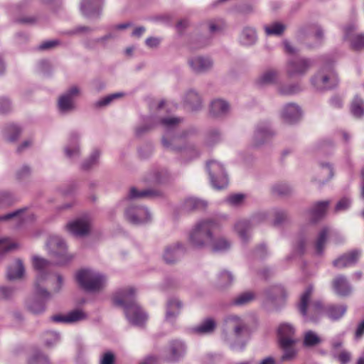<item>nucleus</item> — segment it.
Here are the masks:
<instances>
[{
    "label": "nucleus",
    "instance_id": "1",
    "mask_svg": "<svg viewBox=\"0 0 364 364\" xmlns=\"http://www.w3.org/2000/svg\"><path fill=\"white\" fill-rule=\"evenodd\" d=\"M164 101L158 105V112L144 119V124L135 129V134L139 137L156 127H161L164 134L161 137V144L166 149L180 152L184 161H191L198 157L200 151L194 144L187 142L186 140L194 136L196 129L190 127L179 130V124L183 119L163 114Z\"/></svg>",
    "mask_w": 364,
    "mask_h": 364
},
{
    "label": "nucleus",
    "instance_id": "2",
    "mask_svg": "<svg viewBox=\"0 0 364 364\" xmlns=\"http://www.w3.org/2000/svg\"><path fill=\"white\" fill-rule=\"evenodd\" d=\"M33 264L37 271L34 283L35 296L28 298L26 301L27 309L33 314H40L46 311V303L51 299V292L46 289V284L56 279V286L53 292L58 293L63 286V279L60 274H55L50 271L51 263L40 257L33 258Z\"/></svg>",
    "mask_w": 364,
    "mask_h": 364
},
{
    "label": "nucleus",
    "instance_id": "3",
    "mask_svg": "<svg viewBox=\"0 0 364 364\" xmlns=\"http://www.w3.org/2000/svg\"><path fill=\"white\" fill-rule=\"evenodd\" d=\"M313 287L309 286L301 295L298 309L306 322H318L326 314L330 319L336 321L344 316L347 306L344 304H329L324 306L320 300H311Z\"/></svg>",
    "mask_w": 364,
    "mask_h": 364
},
{
    "label": "nucleus",
    "instance_id": "4",
    "mask_svg": "<svg viewBox=\"0 0 364 364\" xmlns=\"http://www.w3.org/2000/svg\"><path fill=\"white\" fill-rule=\"evenodd\" d=\"M161 195L159 191L148 188L142 191L135 187L130 188L127 196L121 202L125 207L124 215L126 219L134 225H144L151 220V214L148 208L139 204L136 200L143 198H154Z\"/></svg>",
    "mask_w": 364,
    "mask_h": 364
},
{
    "label": "nucleus",
    "instance_id": "5",
    "mask_svg": "<svg viewBox=\"0 0 364 364\" xmlns=\"http://www.w3.org/2000/svg\"><path fill=\"white\" fill-rule=\"evenodd\" d=\"M225 323L229 333L224 334V341L234 351H242L250 337V328L240 316L230 314L225 317Z\"/></svg>",
    "mask_w": 364,
    "mask_h": 364
},
{
    "label": "nucleus",
    "instance_id": "6",
    "mask_svg": "<svg viewBox=\"0 0 364 364\" xmlns=\"http://www.w3.org/2000/svg\"><path fill=\"white\" fill-rule=\"evenodd\" d=\"M136 289L127 287L119 290L114 296V302L124 308L129 321L134 325L141 326L147 319L146 314L135 301Z\"/></svg>",
    "mask_w": 364,
    "mask_h": 364
},
{
    "label": "nucleus",
    "instance_id": "7",
    "mask_svg": "<svg viewBox=\"0 0 364 364\" xmlns=\"http://www.w3.org/2000/svg\"><path fill=\"white\" fill-rule=\"evenodd\" d=\"M323 65L310 78L311 85L317 91H326L336 87L339 79L333 68L334 60L330 55H323Z\"/></svg>",
    "mask_w": 364,
    "mask_h": 364
},
{
    "label": "nucleus",
    "instance_id": "8",
    "mask_svg": "<svg viewBox=\"0 0 364 364\" xmlns=\"http://www.w3.org/2000/svg\"><path fill=\"white\" fill-rule=\"evenodd\" d=\"M220 228L215 219H206L196 224L189 234V242L196 248H203L210 245L213 238V232Z\"/></svg>",
    "mask_w": 364,
    "mask_h": 364
},
{
    "label": "nucleus",
    "instance_id": "9",
    "mask_svg": "<svg viewBox=\"0 0 364 364\" xmlns=\"http://www.w3.org/2000/svg\"><path fill=\"white\" fill-rule=\"evenodd\" d=\"M76 279L83 289L90 292L101 290L107 281L105 275L92 269L79 271L76 274Z\"/></svg>",
    "mask_w": 364,
    "mask_h": 364
},
{
    "label": "nucleus",
    "instance_id": "10",
    "mask_svg": "<svg viewBox=\"0 0 364 364\" xmlns=\"http://www.w3.org/2000/svg\"><path fill=\"white\" fill-rule=\"evenodd\" d=\"M268 217L265 211L258 212L251 216L250 219H240L235 224V231L238 235L243 244H247L251 238L252 228L264 222Z\"/></svg>",
    "mask_w": 364,
    "mask_h": 364
},
{
    "label": "nucleus",
    "instance_id": "11",
    "mask_svg": "<svg viewBox=\"0 0 364 364\" xmlns=\"http://www.w3.org/2000/svg\"><path fill=\"white\" fill-rule=\"evenodd\" d=\"M207 169L210 183L214 188L220 190L228 186V174L224 166L219 161L215 160L208 161L207 163Z\"/></svg>",
    "mask_w": 364,
    "mask_h": 364
},
{
    "label": "nucleus",
    "instance_id": "12",
    "mask_svg": "<svg viewBox=\"0 0 364 364\" xmlns=\"http://www.w3.org/2000/svg\"><path fill=\"white\" fill-rule=\"evenodd\" d=\"M314 65L311 59L307 58H292L286 65L287 75L291 78L305 76Z\"/></svg>",
    "mask_w": 364,
    "mask_h": 364
},
{
    "label": "nucleus",
    "instance_id": "13",
    "mask_svg": "<svg viewBox=\"0 0 364 364\" xmlns=\"http://www.w3.org/2000/svg\"><path fill=\"white\" fill-rule=\"evenodd\" d=\"M77 86H72L62 94L58 100V110L62 114H67L76 109L75 98L80 95Z\"/></svg>",
    "mask_w": 364,
    "mask_h": 364
},
{
    "label": "nucleus",
    "instance_id": "14",
    "mask_svg": "<svg viewBox=\"0 0 364 364\" xmlns=\"http://www.w3.org/2000/svg\"><path fill=\"white\" fill-rule=\"evenodd\" d=\"M188 64L191 71L197 75L210 72L214 66L213 60L208 55H194L188 58Z\"/></svg>",
    "mask_w": 364,
    "mask_h": 364
},
{
    "label": "nucleus",
    "instance_id": "15",
    "mask_svg": "<svg viewBox=\"0 0 364 364\" xmlns=\"http://www.w3.org/2000/svg\"><path fill=\"white\" fill-rule=\"evenodd\" d=\"M344 41L350 44L354 50H360L364 48V34L356 33V26L353 23L346 25L343 28Z\"/></svg>",
    "mask_w": 364,
    "mask_h": 364
},
{
    "label": "nucleus",
    "instance_id": "16",
    "mask_svg": "<svg viewBox=\"0 0 364 364\" xmlns=\"http://www.w3.org/2000/svg\"><path fill=\"white\" fill-rule=\"evenodd\" d=\"M275 135L269 121H261L255 127L252 137V143L255 146L264 144Z\"/></svg>",
    "mask_w": 364,
    "mask_h": 364
},
{
    "label": "nucleus",
    "instance_id": "17",
    "mask_svg": "<svg viewBox=\"0 0 364 364\" xmlns=\"http://www.w3.org/2000/svg\"><path fill=\"white\" fill-rule=\"evenodd\" d=\"M186 252L185 245L181 242H176L164 247L163 259L167 264H173L178 262Z\"/></svg>",
    "mask_w": 364,
    "mask_h": 364
},
{
    "label": "nucleus",
    "instance_id": "18",
    "mask_svg": "<svg viewBox=\"0 0 364 364\" xmlns=\"http://www.w3.org/2000/svg\"><path fill=\"white\" fill-rule=\"evenodd\" d=\"M90 218L87 216H85L68 223L66 225V229L74 236L84 237L89 234L90 231Z\"/></svg>",
    "mask_w": 364,
    "mask_h": 364
},
{
    "label": "nucleus",
    "instance_id": "19",
    "mask_svg": "<svg viewBox=\"0 0 364 364\" xmlns=\"http://www.w3.org/2000/svg\"><path fill=\"white\" fill-rule=\"evenodd\" d=\"M47 247L52 255L62 259L58 264H63L66 257V244L60 237L58 235L50 236L47 242Z\"/></svg>",
    "mask_w": 364,
    "mask_h": 364
},
{
    "label": "nucleus",
    "instance_id": "20",
    "mask_svg": "<svg viewBox=\"0 0 364 364\" xmlns=\"http://www.w3.org/2000/svg\"><path fill=\"white\" fill-rule=\"evenodd\" d=\"M80 134L77 132L70 133L68 144L64 147V154L67 159L72 161H77L80 156Z\"/></svg>",
    "mask_w": 364,
    "mask_h": 364
},
{
    "label": "nucleus",
    "instance_id": "21",
    "mask_svg": "<svg viewBox=\"0 0 364 364\" xmlns=\"http://www.w3.org/2000/svg\"><path fill=\"white\" fill-rule=\"evenodd\" d=\"M361 254L362 252L360 250H353L336 259L333 262V265L338 269H343L355 265L359 260Z\"/></svg>",
    "mask_w": 364,
    "mask_h": 364
},
{
    "label": "nucleus",
    "instance_id": "22",
    "mask_svg": "<svg viewBox=\"0 0 364 364\" xmlns=\"http://www.w3.org/2000/svg\"><path fill=\"white\" fill-rule=\"evenodd\" d=\"M103 3L104 0H82L81 12L87 18L96 17L100 14Z\"/></svg>",
    "mask_w": 364,
    "mask_h": 364
},
{
    "label": "nucleus",
    "instance_id": "23",
    "mask_svg": "<svg viewBox=\"0 0 364 364\" xmlns=\"http://www.w3.org/2000/svg\"><path fill=\"white\" fill-rule=\"evenodd\" d=\"M301 109L294 103H289L284 106L282 110V118L289 124L296 123L301 117Z\"/></svg>",
    "mask_w": 364,
    "mask_h": 364
},
{
    "label": "nucleus",
    "instance_id": "24",
    "mask_svg": "<svg viewBox=\"0 0 364 364\" xmlns=\"http://www.w3.org/2000/svg\"><path fill=\"white\" fill-rule=\"evenodd\" d=\"M230 112L229 103L222 99H215L210 105V114L215 118H224L227 117Z\"/></svg>",
    "mask_w": 364,
    "mask_h": 364
},
{
    "label": "nucleus",
    "instance_id": "25",
    "mask_svg": "<svg viewBox=\"0 0 364 364\" xmlns=\"http://www.w3.org/2000/svg\"><path fill=\"white\" fill-rule=\"evenodd\" d=\"M118 32L112 28L106 35L96 38L89 39L85 42V46L90 49L95 48L98 45L103 48L107 47V43L110 41H115L119 38Z\"/></svg>",
    "mask_w": 364,
    "mask_h": 364
},
{
    "label": "nucleus",
    "instance_id": "26",
    "mask_svg": "<svg viewBox=\"0 0 364 364\" xmlns=\"http://www.w3.org/2000/svg\"><path fill=\"white\" fill-rule=\"evenodd\" d=\"M186 353V346L181 340H173L169 343L168 360L171 362L179 360Z\"/></svg>",
    "mask_w": 364,
    "mask_h": 364
},
{
    "label": "nucleus",
    "instance_id": "27",
    "mask_svg": "<svg viewBox=\"0 0 364 364\" xmlns=\"http://www.w3.org/2000/svg\"><path fill=\"white\" fill-rule=\"evenodd\" d=\"M85 318V314L80 310H74L65 315L56 314L50 317V320L55 323H75Z\"/></svg>",
    "mask_w": 364,
    "mask_h": 364
},
{
    "label": "nucleus",
    "instance_id": "28",
    "mask_svg": "<svg viewBox=\"0 0 364 364\" xmlns=\"http://www.w3.org/2000/svg\"><path fill=\"white\" fill-rule=\"evenodd\" d=\"M335 293L341 296H347L352 292V287L343 275L336 277L333 281Z\"/></svg>",
    "mask_w": 364,
    "mask_h": 364
},
{
    "label": "nucleus",
    "instance_id": "29",
    "mask_svg": "<svg viewBox=\"0 0 364 364\" xmlns=\"http://www.w3.org/2000/svg\"><path fill=\"white\" fill-rule=\"evenodd\" d=\"M183 307L182 302L177 298L168 300L166 304V320L172 322L181 313Z\"/></svg>",
    "mask_w": 364,
    "mask_h": 364
},
{
    "label": "nucleus",
    "instance_id": "30",
    "mask_svg": "<svg viewBox=\"0 0 364 364\" xmlns=\"http://www.w3.org/2000/svg\"><path fill=\"white\" fill-rule=\"evenodd\" d=\"M295 328L289 323H281L277 329V336L279 343H282L284 341L290 340L291 342H296L294 338Z\"/></svg>",
    "mask_w": 364,
    "mask_h": 364
},
{
    "label": "nucleus",
    "instance_id": "31",
    "mask_svg": "<svg viewBox=\"0 0 364 364\" xmlns=\"http://www.w3.org/2000/svg\"><path fill=\"white\" fill-rule=\"evenodd\" d=\"M183 102L189 109L193 111L199 110L202 107L201 97L193 89L186 92L183 97Z\"/></svg>",
    "mask_w": 364,
    "mask_h": 364
},
{
    "label": "nucleus",
    "instance_id": "32",
    "mask_svg": "<svg viewBox=\"0 0 364 364\" xmlns=\"http://www.w3.org/2000/svg\"><path fill=\"white\" fill-rule=\"evenodd\" d=\"M257 41V36L256 30L253 27H245L239 37V42L241 45L245 46H251L256 43Z\"/></svg>",
    "mask_w": 364,
    "mask_h": 364
},
{
    "label": "nucleus",
    "instance_id": "33",
    "mask_svg": "<svg viewBox=\"0 0 364 364\" xmlns=\"http://www.w3.org/2000/svg\"><path fill=\"white\" fill-rule=\"evenodd\" d=\"M329 204V200H323L317 202L313 205L310 210V214L314 222H316L325 215Z\"/></svg>",
    "mask_w": 364,
    "mask_h": 364
},
{
    "label": "nucleus",
    "instance_id": "34",
    "mask_svg": "<svg viewBox=\"0 0 364 364\" xmlns=\"http://www.w3.org/2000/svg\"><path fill=\"white\" fill-rule=\"evenodd\" d=\"M295 343L296 342H291L290 340L279 343L284 352L281 358L282 361H289L296 357L297 351L294 347Z\"/></svg>",
    "mask_w": 364,
    "mask_h": 364
},
{
    "label": "nucleus",
    "instance_id": "35",
    "mask_svg": "<svg viewBox=\"0 0 364 364\" xmlns=\"http://www.w3.org/2000/svg\"><path fill=\"white\" fill-rule=\"evenodd\" d=\"M24 267L21 259H16L13 264L9 266L7 269V279L14 280L20 279L24 274Z\"/></svg>",
    "mask_w": 364,
    "mask_h": 364
},
{
    "label": "nucleus",
    "instance_id": "36",
    "mask_svg": "<svg viewBox=\"0 0 364 364\" xmlns=\"http://www.w3.org/2000/svg\"><path fill=\"white\" fill-rule=\"evenodd\" d=\"M329 230L325 227L321 230L314 242L315 252L316 255L321 256L324 252L325 245L327 241V236Z\"/></svg>",
    "mask_w": 364,
    "mask_h": 364
},
{
    "label": "nucleus",
    "instance_id": "37",
    "mask_svg": "<svg viewBox=\"0 0 364 364\" xmlns=\"http://www.w3.org/2000/svg\"><path fill=\"white\" fill-rule=\"evenodd\" d=\"M25 210V208H21L4 215H1L0 221H6L13 218H18L19 220L23 222L33 221L35 220V215L33 213H29L26 216H23V213Z\"/></svg>",
    "mask_w": 364,
    "mask_h": 364
},
{
    "label": "nucleus",
    "instance_id": "38",
    "mask_svg": "<svg viewBox=\"0 0 364 364\" xmlns=\"http://www.w3.org/2000/svg\"><path fill=\"white\" fill-rule=\"evenodd\" d=\"M207 205L205 200L195 197L187 198L183 203V208L187 211L203 210Z\"/></svg>",
    "mask_w": 364,
    "mask_h": 364
},
{
    "label": "nucleus",
    "instance_id": "39",
    "mask_svg": "<svg viewBox=\"0 0 364 364\" xmlns=\"http://www.w3.org/2000/svg\"><path fill=\"white\" fill-rule=\"evenodd\" d=\"M274 217L273 225L278 227L290 222V218L288 211L282 208H274L271 211Z\"/></svg>",
    "mask_w": 364,
    "mask_h": 364
},
{
    "label": "nucleus",
    "instance_id": "40",
    "mask_svg": "<svg viewBox=\"0 0 364 364\" xmlns=\"http://www.w3.org/2000/svg\"><path fill=\"white\" fill-rule=\"evenodd\" d=\"M21 129L16 124H6L3 130L2 135L5 140L9 142H14L17 140L21 134Z\"/></svg>",
    "mask_w": 364,
    "mask_h": 364
},
{
    "label": "nucleus",
    "instance_id": "41",
    "mask_svg": "<svg viewBox=\"0 0 364 364\" xmlns=\"http://www.w3.org/2000/svg\"><path fill=\"white\" fill-rule=\"evenodd\" d=\"M265 294L269 301L276 302L285 296V290L281 285H274L265 291Z\"/></svg>",
    "mask_w": 364,
    "mask_h": 364
},
{
    "label": "nucleus",
    "instance_id": "42",
    "mask_svg": "<svg viewBox=\"0 0 364 364\" xmlns=\"http://www.w3.org/2000/svg\"><path fill=\"white\" fill-rule=\"evenodd\" d=\"M264 30L267 36H282L286 30V25L279 21H274L264 26Z\"/></svg>",
    "mask_w": 364,
    "mask_h": 364
},
{
    "label": "nucleus",
    "instance_id": "43",
    "mask_svg": "<svg viewBox=\"0 0 364 364\" xmlns=\"http://www.w3.org/2000/svg\"><path fill=\"white\" fill-rule=\"evenodd\" d=\"M271 191L274 196L286 197L290 196L292 193L293 188L287 183L278 182L272 186Z\"/></svg>",
    "mask_w": 364,
    "mask_h": 364
},
{
    "label": "nucleus",
    "instance_id": "44",
    "mask_svg": "<svg viewBox=\"0 0 364 364\" xmlns=\"http://www.w3.org/2000/svg\"><path fill=\"white\" fill-rule=\"evenodd\" d=\"M216 327V323L213 318H208L204 319L194 331L199 334H209L214 331Z\"/></svg>",
    "mask_w": 364,
    "mask_h": 364
},
{
    "label": "nucleus",
    "instance_id": "45",
    "mask_svg": "<svg viewBox=\"0 0 364 364\" xmlns=\"http://www.w3.org/2000/svg\"><path fill=\"white\" fill-rule=\"evenodd\" d=\"M255 299V294L253 291H247L236 296L231 301L234 306H242L252 302Z\"/></svg>",
    "mask_w": 364,
    "mask_h": 364
},
{
    "label": "nucleus",
    "instance_id": "46",
    "mask_svg": "<svg viewBox=\"0 0 364 364\" xmlns=\"http://www.w3.org/2000/svg\"><path fill=\"white\" fill-rule=\"evenodd\" d=\"M351 114L356 118L364 116V101L359 96H355L350 105Z\"/></svg>",
    "mask_w": 364,
    "mask_h": 364
},
{
    "label": "nucleus",
    "instance_id": "47",
    "mask_svg": "<svg viewBox=\"0 0 364 364\" xmlns=\"http://www.w3.org/2000/svg\"><path fill=\"white\" fill-rule=\"evenodd\" d=\"M301 90V86L299 82L281 85L277 88L278 92L282 95H293Z\"/></svg>",
    "mask_w": 364,
    "mask_h": 364
},
{
    "label": "nucleus",
    "instance_id": "48",
    "mask_svg": "<svg viewBox=\"0 0 364 364\" xmlns=\"http://www.w3.org/2000/svg\"><path fill=\"white\" fill-rule=\"evenodd\" d=\"M235 277L232 273L228 270L221 271L218 276L217 285L220 288L230 286L234 282Z\"/></svg>",
    "mask_w": 364,
    "mask_h": 364
},
{
    "label": "nucleus",
    "instance_id": "49",
    "mask_svg": "<svg viewBox=\"0 0 364 364\" xmlns=\"http://www.w3.org/2000/svg\"><path fill=\"white\" fill-rule=\"evenodd\" d=\"M224 28L225 23L222 20H210L203 24V28L210 34L220 32Z\"/></svg>",
    "mask_w": 364,
    "mask_h": 364
},
{
    "label": "nucleus",
    "instance_id": "50",
    "mask_svg": "<svg viewBox=\"0 0 364 364\" xmlns=\"http://www.w3.org/2000/svg\"><path fill=\"white\" fill-rule=\"evenodd\" d=\"M212 250L215 252H223L228 250L231 247V242L225 237H219L210 242Z\"/></svg>",
    "mask_w": 364,
    "mask_h": 364
},
{
    "label": "nucleus",
    "instance_id": "51",
    "mask_svg": "<svg viewBox=\"0 0 364 364\" xmlns=\"http://www.w3.org/2000/svg\"><path fill=\"white\" fill-rule=\"evenodd\" d=\"M321 342V338L314 331H308L304 333L303 346L306 348L314 347Z\"/></svg>",
    "mask_w": 364,
    "mask_h": 364
},
{
    "label": "nucleus",
    "instance_id": "52",
    "mask_svg": "<svg viewBox=\"0 0 364 364\" xmlns=\"http://www.w3.org/2000/svg\"><path fill=\"white\" fill-rule=\"evenodd\" d=\"M221 139L222 134L220 130L218 129H211L205 135V144L208 146H212L219 143Z\"/></svg>",
    "mask_w": 364,
    "mask_h": 364
},
{
    "label": "nucleus",
    "instance_id": "53",
    "mask_svg": "<svg viewBox=\"0 0 364 364\" xmlns=\"http://www.w3.org/2000/svg\"><path fill=\"white\" fill-rule=\"evenodd\" d=\"M100 154H101V153H100V150H98V149L93 150L92 151L90 156H89V158L82 162V164L81 165L82 169L89 170L91 168H92L94 166L97 164Z\"/></svg>",
    "mask_w": 364,
    "mask_h": 364
},
{
    "label": "nucleus",
    "instance_id": "54",
    "mask_svg": "<svg viewBox=\"0 0 364 364\" xmlns=\"http://www.w3.org/2000/svg\"><path fill=\"white\" fill-rule=\"evenodd\" d=\"M124 94L123 92H116L111 95H109L101 100L95 102V107H102L109 105L111 102H112L114 100L118 99L121 97H123Z\"/></svg>",
    "mask_w": 364,
    "mask_h": 364
},
{
    "label": "nucleus",
    "instance_id": "55",
    "mask_svg": "<svg viewBox=\"0 0 364 364\" xmlns=\"http://www.w3.org/2000/svg\"><path fill=\"white\" fill-rule=\"evenodd\" d=\"M278 73L274 70H269L264 72L259 77V81L262 85L271 84L276 81Z\"/></svg>",
    "mask_w": 364,
    "mask_h": 364
},
{
    "label": "nucleus",
    "instance_id": "56",
    "mask_svg": "<svg viewBox=\"0 0 364 364\" xmlns=\"http://www.w3.org/2000/svg\"><path fill=\"white\" fill-rule=\"evenodd\" d=\"M43 341L46 346L50 348L59 342L60 335L54 331H47L43 335Z\"/></svg>",
    "mask_w": 364,
    "mask_h": 364
},
{
    "label": "nucleus",
    "instance_id": "57",
    "mask_svg": "<svg viewBox=\"0 0 364 364\" xmlns=\"http://www.w3.org/2000/svg\"><path fill=\"white\" fill-rule=\"evenodd\" d=\"M18 247L17 243L11 242L8 237L0 239V255H4Z\"/></svg>",
    "mask_w": 364,
    "mask_h": 364
},
{
    "label": "nucleus",
    "instance_id": "58",
    "mask_svg": "<svg viewBox=\"0 0 364 364\" xmlns=\"http://www.w3.org/2000/svg\"><path fill=\"white\" fill-rule=\"evenodd\" d=\"M321 173L323 178L321 179L322 183H325L333 178V168L332 166L328 163H321L320 164Z\"/></svg>",
    "mask_w": 364,
    "mask_h": 364
},
{
    "label": "nucleus",
    "instance_id": "59",
    "mask_svg": "<svg viewBox=\"0 0 364 364\" xmlns=\"http://www.w3.org/2000/svg\"><path fill=\"white\" fill-rule=\"evenodd\" d=\"M16 293V289L9 286H0V299L4 300H11L14 298Z\"/></svg>",
    "mask_w": 364,
    "mask_h": 364
},
{
    "label": "nucleus",
    "instance_id": "60",
    "mask_svg": "<svg viewBox=\"0 0 364 364\" xmlns=\"http://www.w3.org/2000/svg\"><path fill=\"white\" fill-rule=\"evenodd\" d=\"M28 364H49V361L46 355L38 351L29 359Z\"/></svg>",
    "mask_w": 364,
    "mask_h": 364
},
{
    "label": "nucleus",
    "instance_id": "61",
    "mask_svg": "<svg viewBox=\"0 0 364 364\" xmlns=\"http://www.w3.org/2000/svg\"><path fill=\"white\" fill-rule=\"evenodd\" d=\"M255 4L252 2H244L238 6V12L243 15H250L255 11Z\"/></svg>",
    "mask_w": 364,
    "mask_h": 364
},
{
    "label": "nucleus",
    "instance_id": "62",
    "mask_svg": "<svg viewBox=\"0 0 364 364\" xmlns=\"http://www.w3.org/2000/svg\"><path fill=\"white\" fill-rule=\"evenodd\" d=\"M15 198L11 193L0 192V206H9L15 202Z\"/></svg>",
    "mask_w": 364,
    "mask_h": 364
},
{
    "label": "nucleus",
    "instance_id": "63",
    "mask_svg": "<svg viewBox=\"0 0 364 364\" xmlns=\"http://www.w3.org/2000/svg\"><path fill=\"white\" fill-rule=\"evenodd\" d=\"M116 357L111 351L104 353L100 359V364H115Z\"/></svg>",
    "mask_w": 364,
    "mask_h": 364
},
{
    "label": "nucleus",
    "instance_id": "64",
    "mask_svg": "<svg viewBox=\"0 0 364 364\" xmlns=\"http://www.w3.org/2000/svg\"><path fill=\"white\" fill-rule=\"evenodd\" d=\"M245 197V195L242 193L233 194L230 196L226 201L232 205L237 206L242 203Z\"/></svg>",
    "mask_w": 364,
    "mask_h": 364
}]
</instances>
